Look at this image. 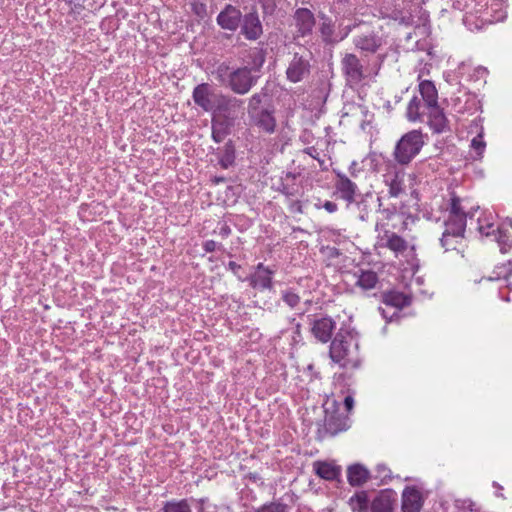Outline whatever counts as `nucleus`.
<instances>
[{"instance_id": "nucleus-1", "label": "nucleus", "mask_w": 512, "mask_h": 512, "mask_svg": "<svg viewBox=\"0 0 512 512\" xmlns=\"http://www.w3.org/2000/svg\"><path fill=\"white\" fill-rule=\"evenodd\" d=\"M330 359L342 368H357L360 366L359 340L353 331L340 329L329 347Z\"/></svg>"}, {"instance_id": "nucleus-2", "label": "nucleus", "mask_w": 512, "mask_h": 512, "mask_svg": "<svg viewBox=\"0 0 512 512\" xmlns=\"http://www.w3.org/2000/svg\"><path fill=\"white\" fill-rule=\"evenodd\" d=\"M492 213L484 214L477 220V229L482 236L491 237L499 244L500 251L506 253L512 247V220L506 219L495 228Z\"/></svg>"}, {"instance_id": "nucleus-3", "label": "nucleus", "mask_w": 512, "mask_h": 512, "mask_svg": "<svg viewBox=\"0 0 512 512\" xmlns=\"http://www.w3.org/2000/svg\"><path fill=\"white\" fill-rule=\"evenodd\" d=\"M192 98L194 103L205 112H216L225 110L232 100L221 93H218L208 83H201L193 89Z\"/></svg>"}, {"instance_id": "nucleus-4", "label": "nucleus", "mask_w": 512, "mask_h": 512, "mask_svg": "<svg viewBox=\"0 0 512 512\" xmlns=\"http://www.w3.org/2000/svg\"><path fill=\"white\" fill-rule=\"evenodd\" d=\"M424 145L423 135L418 130L404 134L397 142L393 155L397 163L409 164L420 152Z\"/></svg>"}, {"instance_id": "nucleus-5", "label": "nucleus", "mask_w": 512, "mask_h": 512, "mask_svg": "<svg viewBox=\"0 0 512 512\" xmlns=\"http://www.w3.org/2000/svg\"><path fill=\"white\" fill-rule=\"evenodd\" d=\"M313 56L311 51L306 48L300 52H294L286 69V77L292 83H298L305 80L311 71V60Z\"/></svg>"}, {"instance_id": "nucleus-6", "label": "nucleus", "mask_w": 512, "mask_h": 512, "mask_svg": "<svg viewBox=\"0 0 512 512\" xmlns=\"http://www.w3.org/2000/svg\"><path fill=\"white\" fill-rule=\"evenodd\" d=\"M258 79V68L247 66L240 67L233 69L227 87L236 94L244 95L256 85Z\"/></svg>"}, {"instance_id": "nucleus-7", "label": "nucleus", "mask_w": 512, "mask_h": 512, "mask_svg": "<svg viewBox=\"0 0 512 512\" xmlns=\"http://www.w3.org/2000/svg\"><path fill=\"white\" fill-rule=\"evenodd\" d=\"M341 67L347 82L352 85L359 84L365 78L366 69L355 54H345L341 60Z\"/></svg>"}, {"instance_id": "nucleus-8", "label": "nucleus", "mask_w": 512, "mask_h": 512, "mask_svg": "<svg viewBox=\"0 0 512 512\" xmlns=\"http://www.w3.org/2000/svg\"><path fill=\"white\" fill-rule=\"evenodd\" d=\"M376 230L380 231L377 240V246L380 248H388L395 255L404 253L408 248V243L405 239L397 235L395 232L388 229L381 230L380 224H376Z\"/></svg>"}, {"instance_id": "nucleus-9", "label": "nucleus", "mask_w": 512, "mask_h": 512, "mask_svg": "<svg viewBox=\"0 0 512 512\" xmlns=\"http://www.w3.org/2000/svg\"><path fill=\"white\" fill-rule=\"evenodd\" d=\"M335 189L340 198L348 204L355 202L358 195V186L346 174L336 172Z\"/></svg>"}, {"instance_id": "nucleus-10", "label": "nucleus", "mask_w": 512, "mask_h": 512, "mask_svg": "<svg viewBox=\"0 0 512 512\" xmlns=\"http://www.w3.org/2000/svg\"><path fill=\"white\" fill-rule=\"evenodd\" d=\"M293 18L297 37H305L312 33L316 21L314 14L308 8H298Z\"/></svg>"}, {"instance_id": "nucleus-11", "label": "nucleus", "mask_w": 512, "mask_h": 512, "mask_svg": "<svg viewBox=\"0 0 512 512\" xmlns=\"http://www.w3.org/2000/svg\"><path fill=\"white\" fill-rule=\"evenodd\" d=\"M242 13L241 11L231 5L228 4L225 8L218 14L216 21L217 24L224 30L235 31L241 22Z\"/></svg>"}, {"instance_id": "nucleus-12", "label": "nucleus", "mask_w": 512, "mask_h": 512, "mask_svg": "<svg viewBox=\"0 0 512 512\" xmlns=\"http://www.w3.org/2000/svg\"><path fill=\"white\" fill-rule=\"evenodd\" d=\"M466 227V219L460 217H448L445 230L441 238V245L447 247L451 238H463Z\"/></svg>"}, {"instance_id": "nucleus-13", "label": "nucleus", "mask_w": 512, "mask_h": 512, "mask_svg": "<svg viewBox=\"0 0 512 512\" xmlns=\"http://www.w3.org/2000/svg\"><path fill=\"white\" fill-rule=\"evenodd\" d=\"M336 328V322L330 317H322L313 321L311 332L313 336L322 343L331 340L332 333Z\"/></svg>"}, {"instance_id": "nucleus-14", "label": "nucleus", "mask_w": 512, "mask_h": 512, "mask_svg": "<svg viewBox=\"0 0 512 512\" xmlns=\"http://www.w3.org/2000/svg\"><path fill=\"white\" fill-rule=\"evenodd\" d=\"M241 33L248 40H257L262 35V24L256 12H250L244 15Z\"/></svg>"}, {"instance_id": "nucleus-15", "label": "nucleus", "mask_w": 512, "mask_h": 512, "mask_svg": "<svg viewBox=\"0 0 512 512\" xmlns=\"http://www.w3.org/2000/svg\"><path fill=\"white\" fill-rule=\"evenodd\" d=\"M274 271L269 267L264 266L263 263H259L256 266L255 272L250 276V285L256 289H272V276Z\"/></svg>"}, {"instance_id": "nucleus-16", "label": "nucleus", "mask_w": 512, "mask_h": 512, "mask_svg": "<svg viewBox=\"0 0 512 512\" xmlns=\"http://www.w3.org/2000/svg\"><path fill=\"white\" fill-rule=\"evenodd\" d=\"M422 76L423 71H421L418 75V89L425 103V107L429 109L438 106V91L435 87V84L430 80H422Z\"/></svg>"}, {"instance_id": "nucleus-17", "label": "nucleus", "mask_w": 512, "mask_h": 512, "mask_svg": "<svg viewBox=\"0 0 512 512\" xmlns=\"http://www.w3.org/2000/svg\"><path fill=\"white\" fill-rule=\"evenodd\" d=\"M347 419L338 414H331L325 418L323 429L320 430L322 437L335 436L348 429Z\"/></svg>"}, {"instance_id": "nucleus-18", "label": "nucleus", "mask_w": 512, "mask_h": 512, "mask_svg": "<svg viewBox=\"0 0 512 512\" xmlns=\"http://www.w3.org/2000/svg\"><path fill=\"white\" fill-rule=\"evenodd\" d=\"M353 42L357 49L370 53H375L382 45L381 38L378 37L374 32L355 36Z\"/></svg>"}, {"instance_id": "nucleus-19", "label": "nucleus", "mask_w": 512, "mask_h": 512, "mask_svg": "<svg viewBox=\"0 0 512 512\" xmlns=\"http://www.w3.org/2000/svg\"><path fill=\"white\" fill-rule=\"evenodd\" d=\"M254 125L265 133H273L276 128V120L273 116V110L265 108L255 114L250 115Z\"/></svg>"}, {"instance_id": "nucleus-20", "label": "nucleus", "mask_w": 512, "mask_h": 512, "mask_svg": "<svg viewBox=\"0 0 512 512\" xmlns=\"http://www.w3.org/2000/svg\"><path fill=\"white\" fill-rule=\"evenodd\" d=\"M410 303L411 299L400 292H389L383 296V305L393 310L390 318L397 316L399 310Z\"/></svg>"}, {"instance_id": "nucleus-21", "label": "nucleus", "mask_w": 512, "mask_h": 512, "mask_svg": "<svg viewBox=\"0 0 512 512\" xmlns=\"http://www.w3.org/2000/svg\"><path fill=\"white\" fill-rule=\"evenodd\" d=\"M421 506L422 503L420 492L413 487H407L402 494L403 512H419Z\"/></svg>"}, {"instance_id": "nucleus-22", "label": "nucleus", "mask_w": 512, "mask_h": 512, "mask_svg": "<svg viewBox=\"0 0 512 512\" xmlns=\"http://www.w3.org/2000/svg\"><path fill=\"white\" fill-rule=\"evenodd\" d=\"M427 113L429 126L434 132L443 133L448 130V120L439 105L427 109Z\"/></svg>"}, {"instance_id": "nucleus-23", "label": "nucleus", "mask_w": 512, "mask_h": 512, "mask_svg": "<svg viewBox=\"0 0 512 512\" xmlns=\"http://www.w3.org/2000/svg\"><path fill=\"white\" fill-rule=\"evenodd\" d=\"M479 8L476 6L473 8H470V5L463 0H454L453 1V7L457 10L464 11L466 10V14L463 18V21L466 25H469L471 22L472 16H476L477 18H482L483 21H488V19L483 18V11L486 10V4L478 5Z\"/></svg>"}, {"instance_id": "nucleus-24", "label": "nucleus", "mask_w": 512, "mask_h": 512, "mask_svg": "<svg viewBox=\"0 0 512 512\" xmlns=\"http://www.w3.org/2000/svg\"><path fill=\"white\" fill-rule=\"evenodd\" d=\"M319 18L321 20L320 26H319V32L321 34V38L324 43L326 44H334L338 40L334 37L335 35V27L334 22L331 18H329L324 13L319 14Z\"/></svg>"}, {"instance_id": "nucleus-25", "label": "nucleus", "mask_w": 512, "mask_h": 512, "mask_svg": "<svg viewBox=\"0 0 512 512\" xmlns=\"http://www.w3.org/2000/svg\"><path fill=\"white\" fill-rule=\"evenodd\" d=\"M344 115H351L358 122L362 129H365V125L371 122L373 115L370 113L366 106L360 104L349 105Z\"/></svg>"}, {"instance_id": "nucleus-26", "label": "nucleus", "mask_w": 512, "mask_h": 512, "mask_svg": "<svg viewBox=\"0 0 512 512\" xmlns=\"http://www.w3.org/2000/svg\"><path fill=\"white\" fill-rule=\"evenodd\" d=\"M347 477L352 486H359L368 480L369 472L364 466L355 464L348 468Z\"/></svg>"}, {"instance_id": "nucleus-27", "label": "nucleus", "mask_w": 512, "mask_h": 512, "mask_svg": "<svg viewBox=\"0 0 512 512\" xmlns=\"http://www.w3.org/2000/svg\"><path fill=\"white\" fill-rule=\"evenodd\" d=\"M316 474L325 480H335L340 474V468L328 462L314 463Z\"/></svg>"}, {"instance_id": "nucleus-28", "label": "nucleus", "mask_w": 512, "mask_h": 512, "mask_svg": "<svg viewBox=\"0 0 512 512\" xmlns=\"http://www.w3.org/2000/svg\"><path fill=\"white\" fill-rule=\"evenodd\" d=\"M426 111L425 103H422L418 97L414 96L408 103L407 118L410 121H421Z\"/></svg>"}, {"instance_id": "nucleus-29", "label": "nucleus", "mask_w": 512, "mask_h": 512, "mask_svg": "<svg viewBox=\"0 0 512 512\" xmlns=\"http://www.w3.org/2000/svg\"><path fill=\"white\" fill-rule=\"evenodd\" d=\"M349 505L353 512H368L369 499L365 491H361L352 496Z\"/></svg>"}, {"instance_id": "nucleus-30", "label": "nucleus", "mask_w": 512, "mask_h": 512, "mask_svg": "<svg viewBox=\"0 0 512 512\" xmlns=\"http://www.w3.org/2000/svg\"><path fill=\"white\" fill-rule=\"evenodd\" d=\"M378 281V276L373 271H361L358 279L356 281V285L362 288L363 290L373 289Z\"/></svg>"}, {"instance_id": "nucleus-31", "label": "nucleus", "mask_w": 512, "mask_h": 512, "mask_svg": "<svg viewBox=\"0 0 512 512\" xmlns=\"http://www.w3.org/2000/svg\"><path fill=\"white\" fill-rule=\"evenodd\" d=\"M372 512H392V501L387 493H381L371 503Z\"/></svg>"}, {"instance_id": "nucleus-32", "label": "nucleus", "mask_w": 512, "mask_h": 512, "mask_svg": "<svg viewBox=\"0 0 512 512\" xmlns=\"http://www.w3.org/2000/svg\"><path fill=\"white\" fill-rule=\"evenodd\" d=\"M233 69L230 68L229 64L226 62H222L215 70L212 72V74L215 76L216 80L223 86H228L230 81V75L232 74Z\"/></svg>"}, {"instance_id": "nucleus-33", "label": "nucleus", "mask_w": 512, "mask_h": 512, "mask_svg": "<svg viewBox=\"0 0 512 512\" xmlns=\"http://www.w3.org/2000/svg\"><path fill=\"white\" fill-rule=\"evenodd\" d=\"M512 275V260H509L506 264L498 265L493 271V275L487 278L488 281L493 280H506Z\"/></svg>"}, {"instance_id": "nucleus-34", "label": "nucleus", "mask_w": 512, "mask_h": 512, "mask_svg": "<svg viewBox=\"0 0 512 512\" xmlns=\"http://www.w3.org/2000/svg\"><path fill=\"white\" fill-rule=\"evenodd\" d=\"M449 216L467 219V214L465 212L464 207L461 204V199L454 194L452 195L450 200Z\"/></svg>"}, {"instance_id": "nucleus-35", "label": "nucleus", "mask_w": 512, "mask_h": 512, "mask_svg": "<svg viewBox=\"0 0 512 512\" xmlns=\"http://www.w3.org/2000/svg\"><path fill=\"white\" fill-rule=\"evenodd\" d=\"M266 93L259 92L252 95V97L249 99L248 103V113L249 115L255 114L261 110H264L265 108L262 107V103L264 99L266 98Z\"/></svg>"}, {"instance_id": "nucleus-36", "label": "nucleus", "mask_w": 512, "mask_h": 512, "mask_svg": "<svg viewBox=\"0 0 512 512\" xmlns=\"http://www.w3.org/2000/svg\"><path fill=\"white\" fill-rule=\"evenodd\" d=\"M164 512H191L186 500L167 502L163 508Z\"/></svg>"}, {"instance_id": "nucleus-37", "label": "nucleus", "mask_w": 512, "mask_h": 512, "mask_svg": "<svg viewBox=\"0 0 512 512\" xmlns=\"http://www.w3.org/2000/svg\"><path fill=\"white\" fill-rule=\"evenodd\" d=\"M281 299L290 308H295L300 303V296L292 289H286L281 292Z\"/></svg>"}, {"instance_id": "nucleus-38", "label": "nucleus", "mask_w": 512, "mask_h": 512, "mask_svg": "<svg viewBox=\"0 0 512 512\" xmlns=\"http://www.w3.org/2000/svg\"><path fill=\"white\" fill-rule=\"evenodd\" d=\"M288 506L281 502H271L261 506L256 512H287Z\"/></svg>"}, {"instance_id": "nucleus-39", "label": "nucleus", "mask_w": 512, "mask_h": 512, "mask_svg": "<svg viewBox=\"0 0 512 512\" xmlns=\"http://www.w3.org/2000/svg\"><path fill=\"white\" fill-rule=\"evenodd\" d=\"M234 160L235 155L233 149L227 147L221 156L219 163L222 168L227 169L234 163Z\"/></svg>"}, {"instance_id": "nucleus-40", "label": "nucleus", "mask_w": 512, "mask_h": 512, "mask_svg": "<svg viewBox=\"0 0 512 512\" xmlns=\"http://www.w3.org/2000/svg\"><path fill=\"white\" fill-rule=\"evenodd\" d=\"M471 147L476 152L477 156H481L485 150L486 144L483 140L482 134H478L471 141Z\"/></svg>"}, {"instance_id": "nucleus-41", "label": "nucleus", "mask_w": 512, "mask_h": 512, "mask_svg": "<svg viewBox=\"0 0 512 512\" xmlns=\"http://www.w3.org/2000/svg\"><path fill=\"white\" fill-rule=\"evenodd\" d=\"M403 192V186L400 180L395 177L389 183V195L391 197H398Z\"/></svg>"}, {"instance_id": "nucleus-42", "label": "nucleus", "mask_w": 512, "mask_h": 512, "mask_svg": "<svg viewBox=\"0 0 512 512\" xmlns=\"http://www.w3.org/2000/svg\"><path fill=\"white\" fill-rule=\"evenodd\" d=\"M220 247L221 245L215 242L214 240H207L203 243V249L205 250V252H213Z\"/></svg>"}, {"instance_id": "nucleus-43", "label": "nucleus", "mask_w": 512, "mask_h": 512, "mask_svg": "<svg viewBox=\"0 0 512 512\" xmlns=\"http://www.w3.org/2000/svg\"><path fill=\"white\" fill-rule=\"evenodd\" d=\"M192 10L196 15L203 17L206 13V6L202 3H193Z\"/></svg>"}, {"instance_id": "nucleus-44", "label": "nucleus", "mask_w": 512, "mask_h": 512, "mask_svg": "<svg viewBox=\"0 0 512 512\" xmlns=\"http://www.w3.org/2000/svg\"><path fill=\"white\" fill-rule=\"evenodd\" d=\"M380 213L382 214L383 218L386 220L392 219L394 216H396V208H384L380 210Z\"/></svg>"}, {"instance_id": "nucleus-45", "label": "nucleus", "mask_w": 512, "mask_h": 512, "mask_svg": "<svg viewBox=\"0 0 512 512\" xmlns=\"http://www.w3.org/2000/svg\"><path fill=\"white\" fill-rule=\"evenodd\" d=\"M400 13L397 11H393L392 18L394 20L399 21L401 24L409 25L410 24V17L409 16H400Z\"/></svg>"}, {"instance_id": "nucleus-46", "label": "nucleus", "mask_w": 512, "mask_h": 512, "mask_svg": "<svg viewBox=\"0 0 512 512\" xmlns=\"http://www.w3.org/2000/svg\"><path fill=\"white\" fill-rule=\"evenodd\" d=\"M389 469H387L385 467V465H378L377 466V477L381 478V479H385L387 477H389Z\"/></svg>"}, {"instance_id": "nucleus-47", "label": "nucleus", "mask_w": 512, "mask_h": 512, "mask_svg": "<svg viewBox=\"0 0 512 512\" xmlns=\"http://www.w3.org/2000/svg\"><path fill=\"white\" fill-rule=\"evenodd\" d=\"M323 208L329 213H334L337 211L338 206L336 203L332 201H325V203L323 204Z\"/></svg>"}, {"instance_id": "nucleus-48", "label": "nucleus", "mask_w": 512, "mask_h": 512, "mask_svg": "<svg viewBox=\"0 0 512 512\" xmlns=\"http://www.w3.org/2000/svg\"><path fill=\"white\" fill-rule=\"evenodd\" d=\"M344 405L348 411L352 410L354 406V399L352 396H346L344 399Z\"/></svg>"}, {"instance_id": "nucleus-49", "label": "nucleus", "mask_w": 512, "mask_h": 512, "mask_svg": "<svg viewBox=\"0 0 512 512\" xmlns=\"http://www.w3.org/2000/svg\"><path fill=\"white\" fill-rule=\"evenodd\" d=\"M462 238H451L449 240V245H448V248L447 247H444L446 250H455L457 249L456 247V244L458 243L459 240H461Z\"/></svg>"}, {"instance_id": "nucleus-50", "label": "nucleus", "mask_w": 512, "mask_h": 512, "mask_svg": "<svg viewBox=\"0 0 512 512\" xmlns=\"http://www.w3.org/2000/svg\"><path fill=\"white\" fill-rule=\"evenodd\" d=\"M387 307L384 305V306H380L379 307V312L381 313L382 317L385 318V319H389V320H392L393 318H390L391 317V314H388V311H387Z\"/></svg>"}, {"instance_id": "nucleus-51", "label": "nucleus", "mask_w": 512, "mask_h": 512, "mask_svg": "<svg viewBox=\"0 0 512 512\" xmlns=\"http://www.w3.org/2000/svg\"><path fill=\"white\" fill-rule=\"evenodd\" d=\"M228 268L233 272V273H237V271L241 268V266L239 264H237L236 262H233V261H230L228 263Z\"/></svg>"}, {"instance_id": "nucleus-52", "label": "nucleus", "mask_w": 512, "mask_h": 512, "mask_svg": "<svg viewBox=\"0 0 512 512\" xmlns=\"http://www.w3.org/2000/svg\"><path fill=\"white\" fill-rule=\"evenodd\" d=\"M305 152L314 159H317L318 152L315 147H308L305 149Z\"/></svg>"}, {"instance_id": "nucleus-53", "label": "nucleus", "mask_w": 512, "mask_h": 512, "mask_svg": "<svg viewBox=\"0 0 512 512\" xmlns=\"http://www.w3.org/2000/svg\"><path fill=\"white\" fill-rule=\"evenodd\" d=\"M349 172L351 174L352 177H357V162L356 161H353L349 167Z\"/></svg>"}, {"instance_id": "nucleus-54", "label": "nucleus", "mask_w": 512, "mask_h": 512, "mask_svg": "<svg viewBox=\"0 0 512 512\" xmlns=\"http://www.w3.org/2000/svg\"><path fill=\"white\" fill-rule=\"evenodd\" d=\"M230 232H231V229L227 225L222 226L220 229V234L223 237H227L230 234Z\"/></svg>"}, {"instance_id": "nucleus-55", "label": "nucleus", "mask_w": 512, "mask_h": 512, "mask_svg": "<svg viewBox=\"0 0 512 512\" xmlns=\"http://www.w3.org/2000/svg\"><path fill=\"white\" fill-rule=\"evenodd\" d=\"M282 192L287 196H294L296 192L292 189L287 188L286 186L283 187Z\"/></svg>"}, {"instance_id": "nucleus-56", "label": "nucleus", "mask_w": 512, "mask_h": 512, "mask_svg": "<svg viewBox=\"0 0 512 512\" xmlns=\"http://www.w3.org/2000/svg\"><path fill=\"white\" fill-rule=\"evenodd\" d=\"M213 138L217 141V142H220L222 140V137L215 131L213 130Z\"/></svg>"}, {"instance_id": "nucleus-57", "label": "nucleus", "mask_w": 512, "mask_h": 512, "mask_svg": "<svg viewBox=\"0 0 512 512\" xmlns=\"http://www.w3.org/2000/svg\"><path fill=\"white\" fill-rule=\"evenodd\" d=\"M477 72L480 74V75H484L487 73V69L484 68V67H480L478 68Z\"/></svg>"}, {"instance_id": "nucleus-58", "label": "nucleus", "mask_w": 512, "mask_h": 512, "mask_svg": "<svg viewBox=\"0 0 512 512\" xmlns=\"http://www.w3.org/2000/svg\"><path fill=\"white\" fill-rule=\"evenodd\" d=\"M350 0H337L338 3L346 4L349 3Z\"/></svg>"}, {"instance_id": "nucleus-59", "label": "nucleus", "mask_w": 512, "mask_h": 512, "mask_svg": "<svg viewBox=\"0 0 512 512\" xmlns=\"http://www.w3.org/2000/svg\"><path fill=\"white\" fill-rule=\"evenodd\" d=\"M505 301H509V297H502Z\"/></svg>"}, {"instance_id": "nucleus-60", "label": "nucleus", "mask_w": 512, "mask_h": 512, "mask_svg": "<svg viewBox=\"0 0 512 512\" xmlns=\"http://www.w3.org/2000/svg\"><path fill=\"white\" fill-rule=\"evenodd\" d=\"M263 62H264V59L262 58L260 61L259 67L263 64Z\"/></svg>"}, {"instance_id": "nucleus-61", "label": "nucleus", "mask_w": 512, "mask_h": 512, "mask_svg": "<svg viewBox=\"0 0 512 512\" xmlns=\"http://www.w3.org/2000/svg\"><path fill=\"white\" fill-rule=\"evenodd\" d=\"M317 161L320 162V164H323V161H321V159L318 157H317Z\"/></svg>"}, {"instance_id": "nucleus-62", "label": "nucleus", "mask_w": 512, "mask_h": 512, "mask_svg": "<svg viewBox=\"0 0 512 512\" xmlns=\"http://www.w3.org/2000/svg\"><path fill=\"white\" fill-rule=\"evenodd\" d=\"M317 161L320 162V164H323V161H321V159L318 157H317Z\"/></svg>"}, {"instance_id": "nucleus-63", "label": "nucleus", "mask_w": 512, "mask_h": 512, "mask_svg": "<svg viewBox=\"0 0 512 512\" xmlns=\"http://www.w3.org/2000/svg\"><path fill=\"white\" fill-rule=\"evenodd\" d=\"M317 161L320 162V164H323V161H321V159L318 157H317Z\"/></svg>"}, {"instance_id": "nucleus-64", "label": "nucleus", "mask_w": 512, "mask_h": 512, "mask_svg": "<svg viewBox=\"0 0 512 512\" xmlns=\"http://www.w3.org/2000/svg\"><path fill=\"white\" fill-rule=\"evenodd\" d=\"M509 289L512 290V287L510 286V284L508 285Z\"/></svg>"}]
</instances>
